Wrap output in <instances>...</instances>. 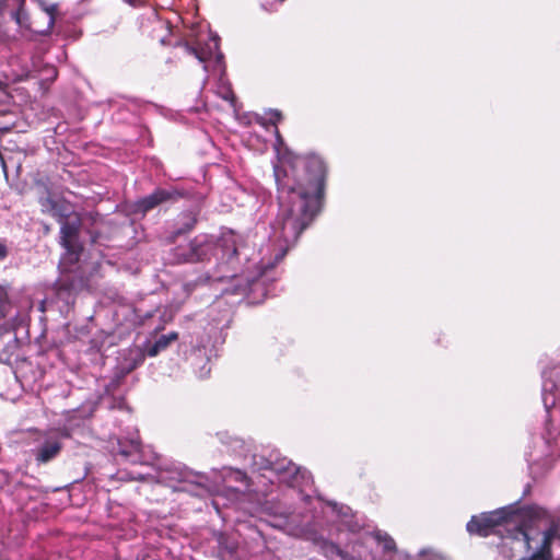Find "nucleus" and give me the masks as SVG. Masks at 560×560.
<instances>
[{
    "instance_id": "nucleus-8",
    "label": "nucleus",
    "mask_w": 560,
    "mask_h": 560,
    "mask_svg": "<svg viewBox=\"0 0 560 560\" xmlns=\"http://www.w3.org/2000/svg\"><path fill=\"white\" fill-rule=\"evenodd\" d=\"M39 205L44 213L49 214L57 221H62V219H66L69 214V208L66 205V202L54 198L51 194H48L46 197L40 198Z\"/></svg>"
},
{
    "instance_id": "nucleus-1",
    "label": "nucleus",
    "mask_w": 560,
    "mask_h": 560,
    "mask_svg": "<svg viewBox=\"0 0 560 560\" xmlns=\"http://www.w3.org/2000/svg\"><path fill=\"white\" fill-rule=\"evenodd\" d=\"M273 175L280 203L276 229L284 244L276 255L279 261L322 212L328 165L318 154L308 153L296 156L289 168L276 165Z\"/></svg>"
},
{
    "instance_id": "nucleus-22",
    "label": "nucleus",
    "mask_w": 560,
    "mask_h": 560,
    "mask_svg": "<svg viewBox=\"0 0 560 560\" xmlns=\"http://www.w3.org/2000/svg\"><path fill=\"white\" fill-rule=\"evenodd\" d=\"M86 233L90 235L91 244L97 243L98 238L101 237V232L96 230L86 229Z\"/></svg>"
},
{
    "instance_id": "nucleus-23",
    "label": "nucleus",
    "mask_w": 560,
    "mask_h": 560,
    "mask_svg": "<svg viewBox=\"0 0 560 560\" xmlns=\"http://www.w3.org/2000/svg\"><path fill=\"white\" fill-rule=\"evenodd\" d=\"M282 114L280 110L278 109H273L270 112V120L273 125H276L277 122H279L281 119H282Z\"/></svg>"
},
{
    "instance_id": "nucleus-18",
    "label": "nucleus",
    "mask_w": 560,
    "mask_h": 560,
    "mask_svg": "<svg viewBox=\"0 0 560 560\" xmlns=\"http://www.w3.org/2000/svg\"><path fill=\"white\" fill-rule=\"evenodd\" d=\"M332 511L337 514V516L346 524L350 525L353 514L351 508L343 504L331 503Z\"/></svg>"
},
{
    "instance_id": "nucleus-24",
    "label": "nucleus",
    "mask_w": 560,
    "mask_h": 560,
    "mask_svg": "<svg viewBox=\"0 0 560 560\" xmlns=\"http://www.w3.org/2000/svg\"><path fill=\"white\" fill-rule=\"evenodd\" d=\"M9 255V249L7 245L0 241V261L5 259Z\"/></svg>"
},
{
    "instance_id": "nucleus-21",
    "label": "nucleus",
    "mask_w": 560,
    "mask_h": 560,
    "mask_svg": "<svg viewBox=\"0 0 560 560\" xmlns=\"http://www.w3.org/2000/svg\"><path fill=\"white\" fill-rule=\"evenodd\" d=\"M11 308V303L8 298V292L3 287H0V319L4 318Z\"/></svg>"
},
{
    "instance_id": "nucleus-20",
    "label": "nucleus",
    "mask_w": 560,
    "mask_h": 560,
    "mask_svg": "<svg viewBox=\"0 0 560 560\" xmlns=\"http://www.w3.org/2000/svg\"><path fill=\"white\" fill-rule=\"evenodd\" d=\"M375 538H376L377 542L380 545H382V548H383L384 551L392 552V551L396 550V542H395V540L389 535H387L386 533L385 534L376 533L375 534Z\"/></svg>"
},
{
    "instance_id": "nucleus-29",
    "label": "nucleus",
    "mask_w": 560,
    "mask_h": 560,
    "mask_svg": "<svg viewBox=\"0 0 560 560\" xmlns=\"http://www.w3.org/2000/svg\"><path fill=\"white\" fill-rule=\"evenodd\" d=\"M195 489H196V488H192L190 491H194V492H195V494H198V491H195ZM200 489H203V487L201 486V488H200Z\"/></svg>"
},
{
    "instance_id": "nucleus-15",
    "label": "nucleus",
    "mask_w": 560,
    "mask_h": 560,
    "mask_svg": "<svg viewBox=\"0 0 560 560\" xmlns=\"http://www.w3.org/2000/svg\"><path fill=\"white\" fill-rule=\"evenodd\" d=\"M305 474L306 470H302L300 466L292 462V469L285 470L281 478L290 486H295L300 482V479H304Z\"/></svg>"
},
{
    "instance_id": "nucleus-27",
    "label": "nucleus",
    "mask_w": 560,
    "mask_h": 560,
    "mask_svg": "<svg viewBox=\"0 0 560 560\" xmlns=\"http://www.w3.org/2000/svg\"><path fill=\"white\" fill-rule=\"evenodd\" d=\"M223 98L226 101H234L235 96H234V93L231 90H229L226 92V95L223 96Z\"/></svg>"
},
{
    "instance_id": "nucleus-9",
    "label": "nucleus",
    "mask_w": 560,
    "mask_h": 560,
    "mask_svg": "<svg viewBox=\"0 0 560 560\" xmlns=\"http://www.w3.org/2000/svg\"><path fill=\"white\" fill-rule=\"evenodd\" d=\"M271 266H267L258 278L248 280L246 287L242 290V292L246 293L253 303H259L266 298L267 292L264 287V279L266 278L267 270Z\"/></svg>"
},
{
    "instance_id": "nucleus-4",
    "label": "nucleus",
    "mask_w": 560,
    "mask_h": 560,
    "mask_svg": "<svg viewBox=\"0 0 560 560\" xmlns=\"http://www.w3.org/2000/svg\"><path fill=\"white\" fill-rule=\"evenodd\" d=\"M60 223V245L66 249L65 260L77 265L83 253V244L80 241L82 219L79 213L71 212Z\"/></svg>"
},
{
    "instance_id": "nucleus-25",
    "label": "nucleus",
    "mask_w": 560,
    "mask_h": 560,
    "mask_svg": "<svg viewBox=\"0 0 560 560\" xmlns=\"http://www.w3.org/2000/svg\"><path fill=\"white\" fill-rule=\"evenodd\" d=\"M190 488H201L200 483L196 482H185L182 488H179L180 491H190Z\"/></svg>"
},
{
    "instance_id": "nucleus-2",
    "label": "nucleus",
    "mask_w": 560,
    "mask_h": 560,
    "mask_svg": "<svg viewBox=\"0 0 560 560\" xmlns=\"http://www.w3.org/2000/svg\"><path fill=\"white\" fill-rule=\"evenodd\" d=\"M551 522L548 511L539 505H521V500L490 512L472 515L466 524L470 535H498L502 547L512 551H530L532 541L540 534V525Z\"/></svg>"
},
{
    "instance_id": "nucleus-5",
    "label": "nucleus",
    "mask_w": 560,
    "mask_h": 560,
    "mask_svg": "<svg viewBox=\"0 0 560 560\" xmlns=\"http://www.w3.org/2000/svg\"><path fill=\"white\" fill-rule=\"evenodd\" d=\"M186 192L183 189H178L176 187H158L150 195L144 196L138 200H136L131 205V211L133 214L145 215L148 212L153 209L165 205V203H174L179 199L184 198Z\"/></svg>"
},
{
    "instance_id": "nucleus-13",
    "label": "nucleus",
    "mask_w": 560,
    "mask_h": 560,
    "mask_svg": "<svg viewBox=\"0 0 560 560\" xmlns=\"http://www.w3.org/2000/svg\"><path fill=\"white\" fill-rule=\"evenodd\" d=\"M178 339V332L171 331L167 335L160 336L155 342L147 350L149 357H156L161 351L168 348V346Z\"/></svg>"
},
{
    "instance_id": "nucleus-3",
    "label": "nucleus",
    "mask_w": 560,
    "mask_h": 560,
    "mask_svg": "<svg viewBox=\"0 0 560 560\" xmlns=\"http://www.w3.org/2000/svg\"><path fill=\"white\" fill-rule=\"evenodd\" d=\"M171 255L175 264L206 262L212 257H220L230 265L237 259V248L234 242L223 241L219 244L212 236L199 234L188 243L174 247Z\"/></svg>"
},
{
    "instance_id": "nucleus-17",
    "label": "nucleus",
    "mask_w": 560,
    "mask_h": 560,
    "mask_svg": "<svg viewBox=\"0 0 560 560\" xmlns=\"http://www.w3.org/2000/svg\"><path fill=\"white\" fill-rule=\"evenodd\" d=\"M90 281H91L90 277H80L78 282H75L74 279H71L70 281H60L57 284L58 285L57 290L59 293H61L62 291H70V290L77 289V288L83 289L85 287H89Z\"/></svg>"
},
{
    "instance_id": "nucleus-14",
    "label": "nucleus",
    "mask_w": 560,
    "mask_h": 560,
    "mask_svg": "<svg viewBox=\"0 0 560 560\" xmlns=\"http://www.w3.org/2000/svg\"><path fill=\"white\" fill-rule=\"evenodd\" d=\"M25 0H0V15H2L8 8H12V18L19 23L22 24L21 16L24 13Z\"/></svg>"
},
{
    "instance_id": "nucleus-26",
    "label": "nucleus",
    "mask_w": 560,
    "mask_h": 560,
    "mask_svg": "<svg viewBox=\"0 0 560 560\" xmlns=\"http://www.w3.org/2000/svg\"><path fill=\"white\" fill-rule=\"evenodd\" d=\"M88 219L91 221V224H95L100 219V214L98 213H89L88 214Z\"/></svg>"
},
{
    "instance_id": "nucleus-28",
    "label": "nucleus",
    "mask_w": 560,
    "mask_h": 560,
    "mask_svg": "<svg viewBox=\"0 0 560 560\" xmlns=\"http://www.w3.org/2000/svg\"><path fill=\"white\" fill-rule=\"evenodd\" d=\"M233 279V278H236V273H231V275H224L222 277H219L218 279L219 280H223V279Z\"/></svg>"
},
{
    "instance_id": "nucleus-7",
    "label": "nucleus",
    "mask_w": 560,
    "mask_h": 560,
    "mask_svg": "<svg viewBox=\"0 0 560 560\" xmlns=\"http://www.w3.org/2000/svg\"><path fill=\"white\" fill-rule=\"evenodd\" d=\"M541 535L540 545L536 548L532 547L533 553L521 560H553L551 544L557 538V527L552 524Z\"/></svg>"
},
{
    "instance_id": "nucleus-11",
    "label": "nucleus",
    "mask_w": 560,
    "mask_h": 560,
    "mask_svg": "<svg viewBox=\"0 0 560 560\" xmlns=\"http://www.w3.org/2000/svg\"><path fill=\"white\" fill-rule=\"evenodd\" d=\"M320 551L329 560H354V557L349 556L332 541L323 540L320 542Z\"/></svg>"
},
{
    "instance_id": "nucleus-10",
    "label": "nucleus",
    "mask_w": 560,
    "mask_h": 560,
    "mask_svg": "<svg viewBox=\"0 0 560 560\" xmlns=\"http://www.w3.org/2000/svg\"><path fill=\"white\" fill-rule=\"evenodd\" d=\"M142 444L139 439H131L118 442L117 454L126 459L136 462V456L141 453Z\"/></svg>"
},
{
    "instance_id": "nucleus-6",
    "label": "nucleus",
    "mask_w": 560,
    "mask_h": 560,
    "mask_svg": "<svg viewBox=\"0 0 560 560\" xmlns=\"http://www.w3.org/2000/svg\"><path fill=\"white\" fill-rule=\"evenodd\" d=\"M62 450V442L59 438L50 434H43L38 445L32 451L38 465H44L55 459Z\"/></svg>"
},
{
    "instance_id": "nucleus-19",
    "label": "nucleus",
    "mask_w": 560,
    "mask_h": 560,
    "mask_svg": "<svg viewBox=\"0 0 560 560\" xmlns=\"http://www.w3.org/2000/svg\"><path fill=\"white\" fill-rule=\"evenodd\" d=\"M270 468L281 477L285 472V470L292 469V460L285 457L278 458L270 463Z\"/></svg>"
},
{
    "instance_id": "nucleus-16",
    "label": "nucleus",
    "mask_w": 560,
    "mask_h": 560,
    "mask_svg": "<svg viewBox=\"0 0 560 560\" xmlns=\"http://www.w3.org/2000/svg\"><path fill=\"white\" fill-rule=\"evenodd\" d=\"M183 46L189 55L195 56L201 62H206L207 60H209L211 58V55H212L211 50L208 48L201 47L200 44H198L197 46H192L188 43H184Z\"/></svg>"
},
{
    "instance_id": "nucleus-12",
    "label": "nucleus",
    "mask_w": 560,
    "mask_h": 560,
    "mask_svg": "<svg viewBox=\"0 0 560 560\" xmlns=\"http://www.w3.org/2000/svg\"><path fill=\"white\" fill-rule=\"evenodd\" d=\"M198 222L197 214L191 211L183 212L179 215L178 226L174 232V236H179L192 231Z\"/></svg>"
}]
</instances>
